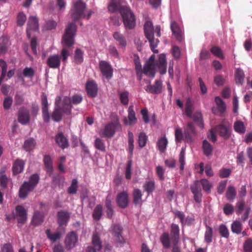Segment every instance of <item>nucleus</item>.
I'll list each match as a JSON object with an SVG mask.
<instances>
[{"mask_svg": "<svg viewBox=\"0 0 252 252\" xmlns=\"http://www.w3.org/2000/svg\"><path fill=\"white\" fill-rule=\"evenodd\" d=\"M117 13L121 14L124 25L126 29L132 30L135 28V16L130 7L111 0V21L114 25L118 26L121 24V20L119 16H116Z\"/></svg>", "mask_w": 252, "mask_h": 252, "instance_id": "obj_1", "label": "nucleus"}, {"mask_svg": "<svg viewBox=\"0 0 252 252\" xmlns=\"http://www.w3.org/2000/svg\"><path fill=\"white\" fill-rule=\"evenodd\" d=\"M145 91L151 94H159L162 92V83L160 80H156L153 85H149L145 88Z\"/></svg>", "mask_w": 252, "mask_h": 252, "instance_id": "obj_12", "label": "nucleus"}, {"mask_svg": "<svg viewBox=\"0 0 252 252\" xmlns=\"http://www.w3.org/2000/svg\"><path fill=\"white\" fill-rule=\"evenodd\" d=\"M132 161L131 159L129 160L126 166V169L125 171L126 178L127 180L131 179V168H132Z\"/></svg>", "mask_w": 252, "mask_h": 252, "instance_id": "obj_60", "label": "nucleus"}, {"mask_svg": "<svg viewBox=\"0 0 252 252\" xmlns=\"http://www.w3.org/2000/svg\"><path fill=\"white\" fill-rule=\"evenodd\" d=\"M0 66L1 68V73L0 76V85L6 76L7 69L6 63L2 59H0Z\"/></svg>", "mask_w": 252, "mask_h": 252, "instance_id": "obj_40", "label": "nucleus"}, {"mask_svg": "<svg viewBox=\"0 0 252 252\" xmlns=\"http://www.w3.org/2000/svg\"><path fill=\"white\" fill-rule=\"evenodd\" d=\"M113 36L119 45L123 47L126 46V41L123 34L120 33L119 32H117L114 33Z\"/></svg>", "mask_w": 252, "mask_h": 252, "instance_id": "obj_33", "label": "nucleus"}, {"mask_svg": "<svg viewBox=\"0 0 252 252\" xmlns=\"http://www.w3.org/2000/svg\"><path fill=\"white\" fill-rule=\"evenodd\" d=\"M92 243L94 247H88L86 252H96L101 250L102 246L100 238L97 234H94L92 238Z\"/></svg>", "mask_w": 252, "mask_h": 252, "instance_id": "obj_13", "label": "nucleus"}, {"mask_svg": "<svg viewBox=\"0 0 252 252\" xmlns=\"http://www.w3.org/2000/svg\"><path fill=\"white\" fill-rule=\"evenodd\" d=\"M46 234L47 238L53 242H56L58 240L60 239L61 237V234L59 232H57L52 234L50 229H47L46 230Z\"/></svg>", "mask_w": 252, "mask_h": 252, "instance_id": "obj_41", "label": "nucleus"}, {"mask_svg": "<svg viewBox=\"0 0 252 252\" xmlns=\"http://www.w3.org/2000/svg\"><path fill=\"white\" fill-rule=\"evenodd\" d=\"M171 29L173 34L178 40H182V34L180 27L175 22H172L171 24Z\"/></svg>", "mask_w": 252, "mask_h": 252, "instance_id": "obj_29", "label": "nucleus"}, {"mask_svg": "<svg viewBox=\"0 0 252 252\" xmlns=\"http://www.w3.org/2000/svg\"><path fill=\"white\" fill-rule=\"evenodd\" d=\"M219 233L222 237L228 238L229 233L227 227L225 225L221 224L219 227Z\"/></svg>", "mask_w": 252, "mask_h": 252, "instance_id": "obj_54", "label": "nucleus"}, {"mask_svg": "<svg viewBox=\"0 0 252 252\" xmlns=\"http://www.w3.org/2000/svg\"><path fill=\"white\" fill-rule=\"evenodd\" d=\"M74 62L77 64H81L83 62V52L79 48L75 52Z\"/></svg>", "mask_w": 252, "mask_h": 252, "instance_id": "obj_49", "label": "nucleus"}, {"mask_svg": "<svg viewBox=\"0 0 252 252\" xmlns=\"http://www.w3.org/2000/svg\"><path fill=\"white\" fill-rule=\"evenodd\" d=\"M179 227L178 225L172 223L171 225V240L172 242L178 243L179 239Z\"/></svg>", "mask_w": 252, "mask_h": 252, "instance_id": "obj_27", "label": "nucleus"}, {"mask_svg": "<svg viewBox=\"0 0 252 252\" xmlns=\"http://www.w3.org/2000/svg\"><path fill=\"white\" fill-rule=\"evenodd\" d=\"M192 111L193 104L192 101L190 98H188L187 99L185 105V113L188 117L191 118L192 117Z\"/></svg>", "mask_w": 252, "mask_h": 252, "instance_id": "obj_37", "label": "nucleus"}, {"mask_svg": "<svg viewBox=\"0 0 252 252\" xmlns=\"http://www.w3.org/2000/svg\"><path fill=\"white\" fill-rule=\"evenodd\" d=\"M211 52L215 56L221 59H223L224 57L221 49L217 46H214L210 49Z\"/></svg>", "mask_w": 252, "mask_h": 252, "instance_id": "obj_51", "label": "nucleus"}, {"mask_svg": "<svg viewBox=\"0 0 252 252\" xmlns=\"http://www.w3.org/2000/svg\"><path fill=\"white\" fill-rule=\"evenodd\" d=\"M123 233V227L120 224L115 223L111 228V238L117 247H121L125 243Z\"/></svg>", "mask_w": 252, "mask_h": 252, "instance_id": "obj_5", "label": "nucleus"}, {"mask_svg": "<svg viewBox=\"0 0 252 252\" xmlns=\"http://www.w3.org/2000/svg\"><path fill=\"white\" fill-rule=\"evenodd\" d=\"M69 214L64 211H60L57 214L58 222L60 226L65 224L69 220Z\"/></svg>", "mask_w": 252, "mask_h": 252, "instance_id": "obj_26", "label": "nucleus"}, {"mask_svg": "<svg viewBox=\"0 0 252 252\" xmlns=\"http://www.w3.org/2000/svg\"><path fill=\"white\" fill-rule=\"evenodd\" d=\"M215 102L216 103L219 111L221 114L224 113L226 108L224 102L219 96H216L215 97Z\"/></svg>", "mask_w": 252, "mask_h": 252, "instance_id": "obj_47", "label": "nucleus"}, {"mask_svg": "<svg viewBox=\"0 0 252 252\" xmlns=\"http://www.w3.org/2000/svg\"><path fill=\"white\" fill-rule=\"evenodd\" d=\"M10 179L8 178L6 175L2 174L0 176V185L3 189L7 188V184Z\"/></svg>", "mask_w": 252, "mask_h": 252, "instance_id": "obj_63", "label": "nucleus"}, {"mask_svg": "<svg viewBox=\"0 0 252 252\" xmlns=\"http://www.w3.org/2000/svg\"><path fill=\"white\" fill-rule=\"evenodd\" d=\"M43 221V216L39 211H35L33 218L32 222L35 225L40 224Z\"/></svg>", "mask_w": 252, "mask_h": 252, "instance_id": "obj_46", "label": "nucleus"}, {"mask_svg": "<svg viewBox=\"0 0 252 252\" xmlns=\"http://www.w3.org/2000/svg\"><path fill=\"white\" fill-rule=\"evenodd\" d=\"M76 30L77 26L74 23L71 22L68 24L62 38L63 46L70 47L74 44Z\"/></svg>", "mask_w": 252, "mask_h": 252, "instance_id": "obj_4", "label": "nucleus"}, {"mask_svg": "<svg viewBox=\"0 0 252 252\" xmlns=\"http://www.w3.org/2000/svg\"><path fill=\"white\" fill-rule=\"evenodd\" d=\"M78 236L75 231H71L67 234L64 239V245L67 250L75 248L78 242Z\"/></svg>", "mask_w": 252, "mask_h": 252, "instance_id": "obj_8", "label": "nucleus"}, {"mask_svg": "<svg viewBox=\"0 0 252 252\" xmlns=\"http://www.w3.org/2000/svg\"><path fill=\"white\" fill-rule=\"evenodd\" d=\"M206 228L205 241L206 243L209 244L212 242L213 229L210 226L207 225Z\"/></svg>", "mask_w": 252, "mask_h": 252, "instance_id": "obj_50", "label": "nucleus"}, {"mask_svg": "<svg viewBox=\"0 0 252 252\" xmlns=\"http://www.w3.org/2000/svg\"><path fill=\"white\" fill-rule=\"evenodd\" d=\"M121 130V126L119 123L118 116L115 114H111V137L116 131Z\"/></svg>", "mask_w": 252, "mask_h": 252, "instance_id": "obj_18", "label": "nucleus"}, {"mask_svg": "<svg viewBox=\"0 0 252 252\" xmlns=\"http://www.w3.org/2000/svg\"><path fill=\"white\" fill-rule=\"evenodd\" d=\"M16 215L19 217L17 221L19 223H24L27 220V212L22 205H17L15 208Z\"/></svg>", "mask_w": 252, "mask_h": 252, "instance_id": "obj_15", "label": "nucleus"}, {"mask_svg": "<svg viewBox=\"0 0 252 252\" xmlns=\"http://www.w3.org/2000/svg\"><path fill=\"white\" fill-rule=\"evenodd\" d=\"M160 241L163 247L165 249H168L170 247V240L168 233H163L160 237Z\"/></svg>", "mask_w": 252, "mask_h": 252, "instance_id": "obj_34", "label": "nucleus"}, {"mask_svg": "<svg viewBox=\"0 0 252 252\" xmlns=\"http://www.w3.org/2000/svg\"><path fill=\"white\" fill-rule=\"evenodd\" d=\"M191 192L193 194V199L196 203L202 202V189L200 182L199 180H195L190 187Z\"/></svg>", "mask_w": 252, "mask_h": 252, "instance_id": "obj_9", "label": "nucleus"}, {"mask_svg": "<svg viewBox=\"0 0 252 252\" xmlns=\"http://www.w3.org/2000/svg\"><path fill=\"white\" fill-rule=\"evenodd\" d=\"M191 117L200 127H204L202 115L200 112H196Z\"/></svg>", "mask_w": 252, "mask_h": 252, "instance_id": "obj_39", "label": "nucleus"}, {"mask_svg": "<svg viewBox=\"0 0 252 252\" xmlns=\"http://www.w3.org/2000/svg\"><path fill=\"white\" fill-rule=\"evenodd\" d=\"M197 133L194 124L192 122H189L184 129L185 141L188 143L192 142L193 138L197 135Z\"/></svg>", "mask_w": 252, "mask_h": 252, "instance_id": "obj_7", "label": "nucleus"}, {"mask_svg": "<svg viewBox=\"0 0 252 252\" xmlns=\"http://www.w3.org/2000/svg\"><path fill=\"white\" fill-rule=\"evenodd\" d=\"M44 164L46 169V171L49 173L53 172V163L51 158L49 155H45L43 159Z\"/></svg>", "mask_w": 252, "mask_h": 252, "instance_id": "obj_35", "label": "nucleus"}, {"mask_svg": "<svg viewBox=\"0 0 252 252\" xmlns=\"http://www.w3.org/2000/svg\"><path fill=\"white\" fill-rule=\"evenodd\" d=\"M26 16L23 12H20L17 17V25L20 26H23L26 20Z\"/></svg>", "mask_w": 252, "mask_h": 252, "instance_id": "obj_64", "label": "nucleus"}, {"mask_svg": "<svg viewBox=\"0 0 252 252\" xmlns=\"http://www.w3.org/2000/svg\"><path fill=\"white\" fill-rule=\"evenodd\" d=\"M128 122L126 118H125L124 122L125 124H128L130 126L133 125L137 122V119L135 117V113L133 110V106H129L128 109Z\"/></svg>", "mask_w": 252, "mask_h": 252, "instance_id": "obj_23", "label": "nucleus"}, {"mask_svg": "<svg viewBox=\"0 0 252 252\" xmlns=\"http://www.w3.org/2000/svg\"><path fill=\"white\" fill-rule=\"evenodd\" d=\"M156 64L145 63L142 69L143 73L149 77L153 78L156 74Z\"/></svg>", "mask_w": 252, "mask_h": 252, "instance_id": "obj_16", "label": "nucleus"}, {"mask_svg": "<svg viewBox=\"0 0 252 252\" xmlns=\"http://www.w3.org/2000/svg\"><path fill=\"white\" fill-rule=\"evenodd\" d=\"M86 89L90 97L94 98L97 95V85L94 81H88L86 85Z\"/></svg>", "mask_w": 252, "mask_h": 252, "instance_id": "obj_14", "label": "nucleus"}, {"mask_svg": "<svg viewBox=\"0 0 252 252\" xmlns=\"http://www.w3.org/2000/svg\"><path fill=\"white\" fill-rule=\"evenodd\" d=\"M234 128V130L239 133H244L246 130L243 122L240 121H237L235 122Z\"/></svg>", "mask_w": 252, "mask_h": 252, "instance_id": "obj_52", "label": "nucleus"}, {"mask_svg": "<svg viewBox=\"0 0 252 252\" xmlns=\"http://www.w3.org/2000/svg\"><path fill=\"white\" fill-rule=\"evenodd\" d=\"M143 188L145 191L148 193L153 192L155 189V182L153 180L147 181L143 185Z\"/></svg>", "mask_w": 252, "mask_h": 252, "instance_id": "obj_42", "label": "nucleus"}, {"mask_svg": "<svg viewBox=\"0 0 252 252\" xmlns=\"http://www.w3.org/2000/svg\"><path fill=\"white\" fill-rule=\"evenodd\" d=\"M99 135L103 137H110V123H108L104 128L99 132Z\"/></svg>", "mask_w": 252, "mask_h": 252, "instance_id": "obj_57", "label": "nucleus"}, {"mask_svg": "<svg viewBox=\"0 0 252 252\" xmlns=\"http://www.w3.org/2000/svg\"><path fill=\"white\" fill-rule=\"evenodd\" d=\"M199 181L200 182L201 187H202L203 189L208 193H210L211 189L213 187L212 184L205 179H201Z\"/></svg>", "mask_w": 252, "mask_h": 252, "instance_id": "obj_44", "label": "nucleus"}, {"mask_svg": "<svg viewBox=\"0 0 252 252\" xmlns=\"http://www.w3.org/2000/svg\"><path fill=\"white\" fill-rule=\"evenodd\" d=\"M28 28L33 31H36L38 29V20L35 16H31L28 22Z\"/></svg>", "mask_w": 252, "mask_h": 252, "instance_id": "obj_36", "label": "nucleus"}, {"mask_svg": "<svg viewBox=\"0 0 252 252\" xmlns=\"http://www.w3.org/2000/svg\"><path fill=\"white\" fill-rule=\"evenodd\" d=\"M18 121L23 125L28 124L30 121L29 110L25 107H21L18 111Z\"/></svg>", "mask_w": 252, "mask_h": 252, "instance_id": "obj_10", "label": "nucleus"}, {"mask_svg": "<svg viewBox=\"0 0 252 252\" xmlns=\"http://www.w3.org/2000/svg\"><path fill=\"white\" fill-rule=\"evenodd\" d=\"M99 68L103 76L106 78L110 77V65L104 61H101L99 63Z\"/></svg>", "mask_w": 252, "mask_h": 252, "instance_id": "obj_24", "label": "nucleus"}, {"mask_svg": "<svg viewBox=\"0 0 252 252\" xmlns=\"http://www.w3.org/2000/svg\"><path fill=\"white\" fill-rule=\"evenodd\" d=\"M244 252H252V238H249L244 243Z\"/></svg>", "mask_w": 252, "mask_h": 252, "instance_id": "obj_62", "label": "nucleus"}, {"mask_svg": "<svg viewBox=\"0 0 252 252\" xmlns=\"http://www.w3.org/2000/svg\"><path fill=\"white\" fill-rule=\"evenodd\" d=\"M35 141L33 139H29L25 141L24 148L27 151H31L35 146Z\"/></svg>", "mask_w": 252, "mask_h": 252, "instance_id": "obj_53", "label": "nucleus"}, {"mask_svg": "<svg viewBox=\"0 0 252 252\" xmlns=\"http://www.w3.org/2000/svg\"><path fill=\"white\" fill-rule=\"evenodd\" d=\"M63 111L61 106H59L57 102V98L56 100V107L52 114L53 120L55 122H60L61 121L63 116Z\"/></svg>", "mask_w": 252, "mask_h": 252, "instance_id": "obj_25", "label": "nucleus"}, {"mask_svg": "<svg viewBox=\"0 0 252 252\" xmlns=\"http://www.w3.org/2000/svg\"><path fill=\"white\" fill-rule=\"evenodd\" d=\"M245 77L244 72L242 69L240 68L236 69L235 72V79L236 84L242 85Z\"/></svg>", "mask_w": 252, "mask_h": 252, "instance_id": "obj_28", "label": "nucleus"}, {"mask_svg": "<svg viewBox=\"0 0 252 252\" xmlns=\"http://www.w3.org/2000/svg\"><path fill=\"white\" fill-rule=\"evenodd\" d=\"M236 191L235 188L233 186L228 187L226 192V197L227 200L233 201L236 197Z\"/></svg>", "mask_w": 252, "mask_h": 252, "instance_id": "obj_43", "label": "nucleus"}, {"mask_svg": "<svg viewBox=\"0 0 252 252\" xmlns=\"http://www.w3.org/2000/svg\"><path fill=\"white\" fill-rule=\"evenodd\" d=\"M231 229L233 233L239 234L242 230V224L240 221L235 220L231 225Z\"/></svg>", "mask_w": 252, "mask_h": 252, "instance_id": "obj_38", "label": "nucleus"}, {"mask_svg": "<svg viewBox=\"0 0 252 252\" xmlns=\"http://www.w3.org/2000/svg\"><path fill=\"white\" fill-rule=\"evenodd\" d=\"M142 194L141 191L138 189H135L133 192V201L135 204L141 203Z\"/></svg>", "mask_w": 252, "mask_h": 252, "instance_id": "obj_45", "label": "nucleus"}, {"mask_svg": "<svg viewBox=\"0 0 252 252\" xmlns=\"http://www.w3.org/2000/svg\"><path fill=\"white\" fill-rule=\"evenodd\" d=\"M25 162L21 159H17L14 162L12 166L13 173L14 175H17L23 172Z\"/></svg>", "mask_w": 252, "mask_h": 252, "instance_id": "obj_21", "label": "nucleus"}, {"mask_svg": "<svg viewBox=\"0 0 252 252\" xmlns=\"http://www.w3.org/2000/svg\"><path fill=\"white\" fill-rule=\"evenodd\" d=\"M216 129L220 136L224 139H228L229 137L230 133L227 128L224 126L222 125H219L216 127Z\"/></svg>", "mask_w": 252, "mask_h": 252, "instance_id": "obj_31", "label": "nucleus"}, {"mask_svg": "<svg viewBox=\"0 0 252 252\" xmlns=\"http://www.w3.org/2000/svg\"><path fill=\"white\" fill-rule=\"evenodd\" d=\"M148 140V137L145 133L142 132H140L138 136V144L139 146L142 148L144 147Z\"/></svg>", "mask_w": 252, "mask_h": 252, "instance_id": "obj_56", "label": "nucleus"}, {"mask_svg": "<svg viewBox=\"0 0 252 252\" xmlns=\"http://www.w3.org/2000/svg\"><path fill=\"white\" fill-rule=\"evenodd\" d=\"M55 140L58 146L63 149L67 148L69 146L68 139L62 132L59 133L56 136Z\"/></svg>", "mask_w": 252, "mask_h": 252, "instance_id": "obj_20", "label": "nucleus"}, {"mask_svg": "<svg viewBox=\"0 0 252 252\" xmlns=\"http://www.w3.org/2000/svg\"><path fill=\"white\" fill-rule=\"evenodd\" d=\"M46 64L49 68H59L61 65V57L58 54L50 55L46 60Z\"/></svg>", "mask_w": 252, "mask_h": 252, "instance_id": "obj_11", "label": "nucleus"}, {"mask_svg": "<svg viewBox=\"0 0 252 252\" xmlns=\"http://www.w3.org/2000/svg\"><path fill=\"white\" fill-rule=\"evenodd\" d=\"M202 150L203 154L207 157L212 155L213 147L207 140H204L202 142Z\"/></svg>", "mask_w": 252, "mask_h": 252, "instance_id": "obj_30", "label": "nucleus"}, {"mask_svg": "<svg viewBox=\"0 0 252 252\" xmlns=\"http://www.w3.org/2000/svg\"><path fill=\"white\" fill-rule=\"evenodd\" d=\"M128 194L126 192H122L118 194L117 202L121 208H126L128 205Z\"/></svg>", "mask_w": 252, "mask_h": 252, "instance_id": "obj_19", "label": "nucleus"}, {"mask_svg": "<svg viewBox=\"0 0 252 252\" xmlns=\"http://www.w3.org/2000/svg\"><path fill=\"white\" fill-rule=\"evenodd\" d=\"M128 95L129 94L126 91L123 92L120 94V99L121 103L124 105H127L128 103Z\"/></svg>", "mask_w": 252, "mask_h": 252, "instance_id": "obj_59", "label": "nucleus"}, {"mask_svg": "<svg viewBox=\"0 0 252 252\" xmlns=\"http://www.w3.org/2000/svg\"><path fill=\"white\" fill-rule=\"evenodd\" d=\"M168 140L165 136L160 137L158 141L157 146L158 149L161 153H164L166 149Z\"/></svg>", "mask_w": 252, "mask_h": 252, "instance_id": "obj_32", "label": "nucleus"}, {"mask_svg": "<svg viewBox=\"0 0 252 252\" xmlns=\"http://www.w3.org/2000/svg\"><path fill=\"white\" fill-rule=\"evenodd\" d=\"M39 180V176L36 174H34L30 177L29 182H24L19 189V197L25 198L29 193L34 189L38 183Z\"/></svg>", "mask_w": 252, "mask_h": 252, "instance_id": "obj_3", "label": "nucleus"}, {"mask_svg": "<svg viewBox=\"0 0 252 252\" xmlns=\"http://www.w3.org/2000/svg\"><path fill=\"white\" fill-rule=\"evenodd\" d=\"M185 152L184 150H182L179 158V162L180 164V170L183 172L184 170V166L185 164Z\"/></svg>", "mask_w": 252, "mask_h": 252, "instance_id": "obj_61", "label": "nucleus"}, {"mask_svg": "<svg viewBox=\"0 0 252 252\" xmlns=\"http://www.w3.org/2000/svg\"><path fill=\"white\" fill-rule=\"evenodd\" d=\"M102 212V207L100 205H98L94 208L93 217L95 220H99L101 217Z\"/></svg>", "mask_w": 252, "mask_h": 252, "instance_id": "obj_55", "label": "nucleus"}, {"mask_svg": "<svg viewBox=\"0 0 252 252\" xmlns=\"http://www.w3.org/2000/svg\"><path fill=\"white\" fill-rule=\"evenodd\" d=\"M61 107L64 113L68 115L70 114L72 108L70 98L68 96L64 97L62 100V106Z\"/></svg>", "mask_w": 252, "mask_h": 252, "instance_id": "obj_22", "label": "nucleus"}, {"mask_svg": "<svg viewBox=\"0 0 252 252\" xmlns=\"http://www.w3.org/2000/svg\"><path fill=\"white\" fill-rule=\"evenodd\" d=\"M94 147L97 150L104 152L105 150V146L103 141L99 138H96L94 141Z\"/></svg>", "mask_w": 252, "mask_h": 252, "instance_id": "obj_58", "label": "nucleus"}, {"mask_svg": "<svg viewBox=\"0 0 252 252\" xmlns=\"http://www.w3.org/2000/svg\"><path fill=\"white\" fill-rule=\"evenodd\" d=\"M86 8V4L82 0L74 2L73 7L70 11L72 20L75 22L82 18Z\"/></svg>", "mask_w": 252, "mask_h": 252, "instance_id": "obj_6", "label": "nucleus"}, {"mask_svg": "<svg viewBox=\"0 0 252 252\" xmlns=\"http://www.w3.org/2000/svg\"><path fill=\"white\" fill-rule=\"evenodd\" d=\"M144 35L150 42V47L154 53H158V50L155 49L157 47L159 40L154 37V28L151 21H146L144 25Z\"/></svg>", "mask_w": 252, "mask_h": 252, "instance_id": "obj_2", "label": "nucleus"}, {"mask_svg": "<svg viewBox=\"0 0 252 252\" xmlns=\"http://www.w3.org/2000/svg\"><path fill=\"white\" fill-rule=\"evenodd\" d=\"M156 65L158 67L160 74L163 75L166 73V60L164 54H161L159 55L158 62Z\"/></svg>", "mask_w": 252, "mask_h": 252, "instance_id": "obj_17", "label": "nucleus"}, {"mask_svg": "<svg viewBox=\"0 0 252 252\" xmlns=\"http://www.w3.org/2000/svg\"><path fill=\"white\" fill-rule=\"evenodd\" d=\"M78 189V181L77 179H74L72 180L70 186L67 189V192L69 194H76Z\"/></svg>", "mask_w": 252, "mask_h": 252, "instance_id": "obj_48", "label": "nucleus"}]
</instances>
